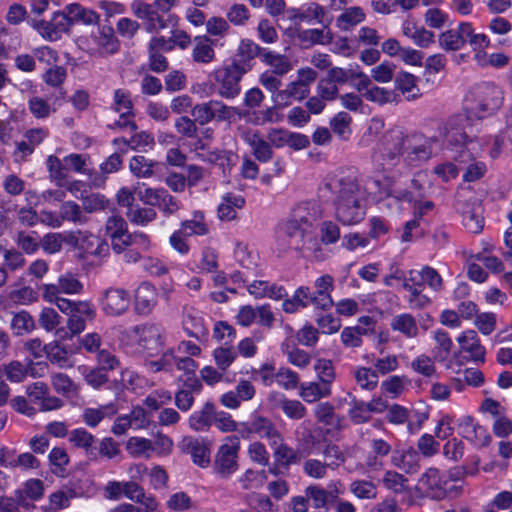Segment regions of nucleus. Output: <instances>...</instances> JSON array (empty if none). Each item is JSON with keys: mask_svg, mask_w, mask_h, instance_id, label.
Here are the masks:
<instances>
[{"mask_svg": "<svg viewBox=\"0 0 512 512\" xmlns=\"http://www.w3.org/2000/svg\"><path fill=\"white\" fill-rule=\"evenodd\" d=\"M438 137L425 136L420 132L406 133L393 128L383 136L382 159L388 166H396L403 160L408 166H418L434 155Z\"/></svg>", "mask_w": 512, "mask_h": 512, "instance_id": "1", "label": "nucleus"}, {"mask_svg": "<svg viewBox=\"0 0 512 512\" xmlns=\"http://www.w3.org/2000/svg\"><path fill=\"white\" fill-rule=\"evenodd\" d=\"M331 200L336 219L343 225H355L366 214L365 190L353 175L340 174L328 179L321 189Z\"/></svg>", "mask_w": 512, "mask_h": 512, "instance_id": "2", "label": "nucleus"}, {"mask_svg": "<svg viewBox=\"0 0 512 512\" xmlns=\"http://www.w3.org/2000/svg\"><path fill=\"white\" fill-rule=\"evenodd\" d=\"M503 103L501 88L491 82L476 84L467 98V111L479 119L497 111Z\"/></svg>", "mask_w": 512, "mask_h": 512, "instance_id": "3", "label": "nucleus"}, {"mask_svg": "<svg viewBox=\"0 0 512 512\" xmlns=\"http://www.w3.org/2000/svg\"><path fill=\"white\" fill-rule=\"evenodd\" d=\"M466 43L475 52L476 49L487 48L490 40L485 34L476 33L469 22H461L456 28L448 29L438 36V44L446 52H456Z\"/></svg>", "mask_w": 512, "mask_h": 512, "instance_id": "4", "label": "nucleus"}, {"mask_svg": "<svg viewBox=\"0 0 512 512\" xmlns=\"http://www.w3.org/2000/svg\"><path fill=\"white\" fill-rule=\"evenodd\" d=\"M472 114L463 113L450 117L443 125V135L450 145L459 146L460 149L471 147L470 142H475L472 125Z\"/></svg>", "mask_w": 512, "mask_h": 512, "instance_id": "5", "label": "nucleus"}, {"mask_svg": "<svg viewBox=\"0 0 512 512\" xmlns=\"http://www.w3.org/2000/svg\"><path fill=\"white\" fill-rule=\"evenodd\" d=\"M302 210V207H298L294 211L295 218L287 221L279 232L277 244L282 252L297 251L305 239L307 227L311 226L312 219L301 215Z\"/></svg>", "mask_w": 512, "mask_h": 512, "instance_id": "6", "label": "nucleus"}, {"mask_svg": "<svg viewBox=\"0 0 512 512\" xmlns=\"http://www.w3.org/2000/svg\"><path fill=\"white\" fill-rule=\"evenodd\" d=\"M238 114V108L228 106L223 101L216 99L197 103L191 110V116L196 118L200 126H205L213 121L231 123Z\"/></svg>", "mask_w": 512, "mask_h": 512, "instance_id": "7", "label": "nucleus"}, {"mask_svg": "<svg viewBox=\"0 0 512 512\" xmlns=\"http://www.w3.org/2000/svg\"><path fill=\"white\" fill-rule=\"evenodd\" d=\"M214 456L212 468L220 479H229L239 469L238 452L240 449L237 437H227Z\"/></svg>", "mask_w": 512, "mask_h": 512, "instance_id": "8", "label": "nucleus"}, {"mask_svg": "<svg viewBox=\"0 0 512 512\" xmlns=\"http://www.w3.org/2000/svg\"><path fill=\"white\" fill-rule=\"evenodd\" d=\"M470 144L471 147L459 149L454 157L460 171H464L463 180L466 182L479 180L487 170L485 163L477 160V156L482 151L481 145L478 142H470Z\"/></svg>", "mask_w": 512, "mask_h": 512, "instance_id": "9", "label": "nucleus"}, {"mask_svg": "<svg viewBox=\"0 0 512 512\" xmlns=\"http://www.w3.org/2000/svg\"><path fill=\"white\" fill-rule=\"evenodd\" d=\"M248 70L249 67L241 63H231L217 72L218 94L225 99L236 98L241 92L240 81Z\"/></svg>", "mask_w": 512, "mask_h": 512, "instance_id": "10", "label": "nucleus"}, {"mask_svg": "<svg viewBox=\"0 0 512 512\" xmlns=\"http://www.w3.org/2000/svg\"><path fill=\"white\" fill-rule=\"evenodd\" d=\"M33 27L43 38L49 41H57L63 33H67L70 30L72 25L65 9L63 12H55L50 21L35 20Z\"/></svg>", "mask_w": 512, "mask_h": 512, "instance_id": "11", "label": "nucleus"}, {"mask_svg": "<svg viewBox=\"0 0 512 512\" xmlns=\"http://www.w3.org/2000/svg\"><path fill=\"white\" fill-rule=\"evenodd\" d=\"M456 209L462 215L464 226L472 233H479L483 228L482 208L476 199H466L459 194L456 201Z\"/></svg>", "mask_w": 512, "mask_h": 512, "instance_id": "12", "label": "nucleus"}, {"mask_svg": "<svg viewBox=\"0 0 512 512\" xmlns=\"http://www.w3.org/2000/svg\"><path fill=\"white\" fill-rule=\"evenodd\" d=\"M130 305V295L123 288L110 287L103 292L101 307L108 316H120Z\"/></svg>", "mask_w": 512, "mask_h": 512, "instance_id": "13", "label": "nucleus"}, {"mask_svg": "<svg viewBox=\"0 0 512 512\" xmlns=\"http://www.w3.org/2000/svg\"><path fill=\"white\" fill-rule=\"evenodd\" d=\"M420 483L431 498L444 499L452 489L448 478L436 468H429L421 477Z\"/></svg>", "mask_w": 512, "mask_h": 512, "instance_id": "14", "label": "nucleus"}, {"mask_svg": "<svg viewBox=\"0 0 512 512\" xmlns=\"http://www.w3.org/2000/svg\"><path fill=\"white\" fill-rule=\"evenodd\" d=\"M40 290L42 297L53 298L56 294H80L83 284L74 274L67 272L58 278L57 283L43 284Z\"/></svg>", "mask_w": 512, "mask_h": 512, "instance_id": "15", "label": "nucleus"}, {"mask_svg": "<svg viewBox=\"0 0 512 512\" xmlns=\"http://www.w3.org/2000/svg\"><path fill=\"white\" fill-rule=\"evenodd\" d=\"M29 402L38 406L40 411H51L60 408L62 401L51 396L49 388L44 382H35L27 387Z\"/></svg>", "mask_w": 512, "mask_h": 512, "instance_id": "16", "label": "nucleus"}, {"mask_svg": "<svg viewBox=\"0 0 512 512\" xmlns=\"http://www.w3.org/2000/svg\"><path fill=\"white\" fill-rule=\"evenodd\" d=\"M315 291L310 292L309 303L321 310H329L334 306L331 292L334 288V279L330 275H323L314 282Z\"/></svg>", "mask_w": 512, "mask_h": 512, "instance_id": "17", "label": "nucleus"}, {"mask_svg": "<svg viewBox=\"0 0 512 512\" xmlns=\"http://www.w3.org/2000/svg\"><path fill=\"white\" fill-rule=\"evenodd\" d=\"M183 453L189 454L194 464L206 468L210 464V448L202 440L192 436H185L180 442Z\"/></svg>", "mask_w": 512, "mask_h": 512, "instance_id": "18", "label": "nucleus"}, {"mask_svg": "<svg viewBox=\"0 0 512 512\" xmlns=\"http://www.w3.org/2000/svg\"><path fill=\"white\" fill-rule=\"evenodd\" d=\"M91 41L94 45L93 49L101 56L115 54L120 49V42L111 26L100 27L91 35Z\"/></svg>", "mask_w": 512, "mask_h": 512, "instance_id": "19", "label": "nucleus"}, {"mask_svg": "<svg viewBox=\"0 0 512 512\" xmlns=\"http://www.w3.org/2000/svg\"><path fill=\"white\" fill-rule=\"evenodd\" d=\"M247 433L256 434L260 438L266 439L269 444H275V440L279 439L281 434L275 424L268 417L262 415H254L252 419L243 424Z\"/></svg>", "mask_w": 512, "mask_h": 512, "instance_id": "20", "label": "nucleus"}, {"mask_svg": "<svg viewBox=\"0 0 512 512\" xmlns=\"http://www.w3.org/2000/svg\"><path fill=\"white\" fill-rule=\"evenodd\" d=\"M114 253L121 254L128 247L136 246L144 250L150 247L149 237L142 232L123 233L109 238Z\"/></svg>", "mask_w": 512, "mask_h": 512, "instance_id": "21", "label": "nucleus"}, {"mask_svg": "<svg viewBox=\"0 0 512 512\" xmlns=\"http://www.w3.org/2000/svg\"><path fill=\"white\" fill-rule=\"evenodd\" d=\"M157 303V291L148 282L141 283L135 291V310L138 314L148 315Z\"/></svg>", "mask_w": 512, "mask_h": 512, "instance_id": "22", "label": "nucleus"}, {"mask_svg": "<svg viewBox=\"0 0 512 512\" xmlns=\"http://www.w3.org/2000/svg\"><path fill=\"white\" fill-rule=\"evenodd\" d=\"M134 332L139 337V343L148 351L157 350L162 346V328L156 324L136 326Z\"/></svg>", "mask_w": 512, "mask_h": 512, "instance_id": "23", "label": "nucleus"}, {"mask_svg": "<svg viewBox=\"0 0 512 512\" xmlns=\"http://www.w3.org/2000/svg\"><path fill=\"white\" fill-rule=\"evenodd\" d=\"M114 109L120 114L121 118L117 122V125L120 127H130L131 130L136 129V124L130 119V116L132 115V103L129 94L126 91L122 89L115 91Z\"/></svg>", "mask_w": 512, "mask_h": 512, "instance_id": "24", "label": "nucleus"}, {"mask_svg": "<svg viewBox=\"0 0 512 512\" xmlns=\"http://www.w3.org/2000/svg\"><path fill=\"white\" fill-rule=\"evenodd\" d=\"M458 342L463 351L470 354L473 361H484L485 348L480 344L477 333L474 330H467L458 337Z\"/></svg>", "mask_w": 512, "mask_h": 512, "instance_id": "25", "label": "nucleus"}, {"mask_svg": "<svg viewBox=\"0 0 512 512\" xmlns=\"http://www.w3.org/2000/svg\"><path fill=\"white\" fill-rule=\"evenodd\" d=\"M435 346L432 349L433 359L438 363L450 362L449 357L453 348V342L449 334L444 330L433 332Z\"/></svg>", "mask_w": 512, "mask_h": 512, "instance_id": "26", "label": "nucleus"}, {"mask_svg": "<svg viewBox=\"0 0 512 512\" xmlns=\"http://www.w3.org/2000/svg\"><path fill=\"white\" fill-rule=\"evenodd\" d=\"M332 394V388L319 381L301 383L299 385V396L306 403H316L322 398H327Z\"/></svg>", "mask_w": 512, "mask_h": 512, "instance_id": "27", "label": "nucleus"}, {"mask_svg": "<svg viewBox=\"0 0 512 512\" xmlns=\"http://www.w3.org/2000/svg\"><path fill=\"white\" fill-rule=\"evenodd\" d=\"M304 493L311 503V512H328L330 496H334V492H328L317 485H310L306 487Z\"/></svg>", "mask_w": 512, "mask_h": 512, "instance_id": "28", "label": "nucleus"}, {"mask_svg": "<svg viewBox=\"0 0 512 512\" xmlns=\"http://www.w3.org/2000/svg\"><path fill=\"white\" fill-rule=\"evenodd\" d=\"M192 59L196 63L208 64L215 58L213 41L208 36H197L194 38Z\"/></svg>", "mask_w": 512, "mask_h": 512, "instance_id": "29", "label": "nucleus"}, {"mask_svg": "<svg viewBox=\"0 0 512 512\" xmlns=\"http://www.w3.org/2000/svg\"><path fill=\"white\" fill-rule=\"evenodd\" d=\"M395 86L407 101H413L421 96L417 78L408 72H400L395 77Z\"/></svg>", "mask_w": 512, "mask_h": 512, "instance_id": "30", "label": "nucleus"}, {"mask_svg": "<svg viewBox=\"0 0 512 512\" xmlns=\"http://www.w3.org/2000/svg\"><path fill=\"white\" fill-rule=\"evenodd\" d=\"M159 163L143 155H136L129 162L131 173L137 178H151L156 174Z\"/></svg>", "mask_w": 512, "mask_h": 512, "instance_id": "31", "label": "nucleus"}, {"mask_svg": "<svg viewBox=\"0 0 512 512\" xmlns=\"http://www.w3.org/2000/svg\"><path fill=\"white\" fill-rule=\"evenodd\" d=\"M118 408L115 403L101 405L98 408H86L83 411V421L89 427H96L104 418L116 415Z\"/></svg>", "mask_w": 512, "mask_h": 512, "instance_id": "32", "label": "nucleus"}, {"mask_svg": "<svg viewBox=\"0 0 512 512\" xmlns=\"http://www.w3.org/2000/svg\"><path fill=\"white\" fill-rule=\"evenodd\" d=\"M215 406L211 402L205 403L203 408L193 413L189 418V425L195 431H207L213 424Z\"/></svg>", "mask_w": 512, "mask_h": 512, "instance_id": "33", "label": "nucleus"}, {"mask_svg": "<svg viewBox=\"0 0 512 512\" xmlns=\"http://www.w3.org/2000/svg\"><path fill=\"white\" fill-rule=\"evenodd\" d=\"M198 156L205 162L217 165L222 169L224 173L226 172V170H229L237 160V156L233 152L220 149H215L212 151H208L207 153L198 154Z\"/></svg>", "mask_w": 512, "mask_h": 512, "instance_id": "34", "label": "nucleus"}, {"mask_svg": "<svg viewBox=\"0 0 512 512\" xmlns=\"http://www.w3.org/2000/svg\"><path fill=\"white\" fill-rule=\"evenodd\" d=\"M69 15L71 25L74 22H82L86 25H95L100 21V16L94 10L85 8L80 4L73 3L65 7Z\"/></svg>", "mask_w": 512, "mask_h": 512, "instance_id": "35", "label": "nucleus"}, {"mask_svg": "<svg viewBox=\"0 0 512 512\" xmlns=\"http://www.w3.org/2000/svg\"><path fill=\"white\" fill-rule=\"evenodd\" d=\"M365 18L366 14L363 8L353 6L344 9V11L337 17L336 25L339 29L348 31L363 22Z\"/></svg>", "mask_w": 512, "mask_h": 512, "instance_id": "36", "label": "nucleus"}, {"mask_svg": "<svg viewBox=\"0 0 512 512\" xmlns=\"http://www.w3.org/2000/svg\"><path fill=\"white\" fill-rule=\"evenodd\" d=\"M269 139L273 143H277V145H280L281 142H285L289 147L295 150L305 149L309 146L307 136L298 133L286 134L281 130H273L269 134Z\"/></svg>", "mask_w": 512, "mask_h": 512, "instance_id": "37", "label": "nucleus"}, {"mask_svg": "<svg viewBox=\"0 0 512 512\" xmlns=\"http://www.w3.org/2000/svg\"><path fill=\"white\" fill-rule=\"evenodd\" d=\"M262 61L272 68L270 72H273L279 76H283L292 70V64L289 58L285 55L278 54L273 51L265 49Z\"/></svg>", "mask_w": 512, "mask_h": 512, "instance_id": "38", "label": "nucleus"}, {"mask_svg": "<svg viewBox=\"0 0 512 512\" xmlns=\"http://www.w3.org/2000/svg\"><path fill=\"white\" fill-rule=\"evenodd\" d=\"M179 230L186 237L193 235L203 236L209 233V226L205 221L203 213L196 212L193 219L181 222Z\"/></svg>", "mask_w": 512, "mask_h": 512, "instance_id": "39", "label": "nucleus"}, {"mask_svg": "<svg viewBox=\"0 0 512 512\" xmlns=\"http://www.w3.org/2000/svg\"><path fill=\"white\" fill-rule=\"evenodd\" d=\"M264 51V48H261L252 40L244 39L240 42L237 49V57L239 59L234 60L232 63H241L242 65L250 68L249 62L257 56L262 58Z\"/></svg>", "mask_w": 512, "mask_h": 512, "instance_id": "40", "label": "nucleus"}, {"mask_svg": "<svg viewBox=\"0 0 512 512\" xmlns=\"http://www.w3.org/2000/svg\"><path fill=\"white\" fill-rule=\"evenodd\" d=\"M365 99L379 105L389 103L397 104L401 101L399 93L395 90H390L376 85L365 93Z\"/></svg>", "mask_w": 512, "mask_h": 512, "instance_id": "41", "label": "nucleus"}, {"mask_svg": "<svg viewBox=\"0 0 512 512\" xmlns=\"http://www.w3.org/2000/svg\"><path fill=\"white\" fill-rule=\"evenodd\" d=\"M243 205L244 199L242 197L227 194L218 207V216L223 221L234 220L237 216L236 209L242 208Z\"/></svg>", "mask_w": 512, "mask_h": 512, "instance_id": "42", "label": "nucleus"}, {"mask_svg": "<svg viewBox=\"0 0 512 512\" xmlns=\"http://www.w3.org/2000/svg\"><path fill=\"white\" fill-rule=\"evenodd\" d=\"M391 328L400 332L407 338L416 337L418 334V326L415 318L408 313L395 316L391 321Z\"/></svg>", "mask_w": 512, "mask_h": 512, "instance_id": "43", "label": "nucleus"}, {"mask_svg": "<svg viewBox=\"0 0 512 512\" xmlns=\"http://www.w3.org/2000/svg\"><path fill=\"white\" fill-rule=\"evenodd\" d=\"M274 449V458L280 465L288 466L298 461L297 452L284 443L282 435L275 440V444H269Z\"/></svg>", "mask_w": 512, "mask_h": 512, "instance_id": "44", "label": "nucleus"}, {"mask_svg": "<svg viewBox=\"0 0 512 512\" xmlns=\"http://www.w3.org/2000/svg\"><path fill=\"white\" fill-rule=\"evenodd\" d=\"M310 289L308 287H299L290 299L284 300L282 308L286 313H295L300 308H306L309 305Z\"/></svg>", "mask_w": 512, "mask_h": 512, "instance_id": "45", "label": "nucleus"}, {"mask_svg": "<svg viewBox=\"0 0 512 512\" xmlns=\"http://www.w3.org/2000/svg\"><path fill=\"white\" fill-rule=\"evenodd\" d=\"M126 216L133 224L147 226L157 218V212L151 207L134 206L127 210Z\"/></svg>", "mask_w": 512, "mask_h": 512, "instance_id": "46", "label": "nucleus"}, {"mask_svg": "<svg viewBox=\"0 0 512 512\" xmlns=\"http://www.w3.org/2000/svg\"><path fill=\"white\" fill-rule=\"evenodd\" d=\"M299 246L297 251L300 252L304 258L317 260L322 258L321 245L310 231L306 230L305 239Z\"/></svg>", "mask_w": 512, "mask_h": 512, "instance_id": "47", "label": "nucleus"}, {"mask_svg": "<svg viewBox=\"0 0 512 512\" xmlns=\"http://www.w3.org/2000/svg\"><path fill=\"white\" fill-rule=\"evenodd\" d=\"M126 450L133 457L144 456L148 458L150 453L154 451L153 442L146 438L131 437L126 443Z\"/></svg>", "mask_w": 512, "mask_h": 512, "instance_id": "48", "label": "nucleus"}, {"mask_svg": "<svg viewBox=\"0 0 512 512\" xmlns=\"http://www.w3.org/2000/svg\"><path fill=\"white\" fill-rule=\"evenodd\" d=\"M282 351L287 356L288 362L300 369L306 368L311 363L310 354L302 349L283 343Z\"/></svg>", "mask_w": 512, "mask_h": 512, "instance_id": "49", "label": "nucleus"}, {"mask_svg": "<svg viewBox=\"0 0 512 512\" xmlns=\"http://www.w3.org/2000/svg\"><path fill=\"white\" fill-rule=\"evenodd\" d=\"M199 122L196 118L182 115L176 118L174 128L176 133L183 138H195L198 134Z\"/></svg>", "mask_w": 512, "mask_h": 512, "instance_id": "50", "label": "nucleus"}, {"mask_svg": "<svg viewBox=\"0 0 512 512\" xmlns=\"http://www.w3.org/2000/svg\"><path fill=\"white\" fill-rule=\"evenodd\" d=\"M35 327L32 316L26 311H20L11 319V329L15 335H24L31 332Z\"/></svg>", "mask_w": 512, "mask_h": 512, "instance_id": "51", "label": "nucleus"}, {"mask_svg": "<svg viewBox=\"0 0 512 512\" xmlns=\"http://www.w3.org/2000/svg\"><path fill=\"white\" fill-rule=\"evenodd\" d=\"M299 41L305 46L314 44H328L331 41L329 33L324 32L323 29H306L298 33Z\"/></svg>", "mask_w": 512, "mask_h": 512, "instance_id": "52", "label": "nucleus"}, {"mask_svg": "<svg viewBox=\"0 0 512 512\" xmlns=\"http://www.w3.org/2000/svg\"><path fill=\"white\" fill-rule=\"evenodd\" d=\"M433 356L429 357L425 354L417 356L411 362V368L414 372L423 375L424 377H432L436 374V367Z\"/></svg>", "mask_w": 512, "mask_h": 512, "instance_id": "53", "label": "nucleus"}, {"mask_svg": "<svg viewBox=\"0 0 512 512\" xmlns=\"http://www.w3.org/2000/svg\"><path fill=\"white\" fill-rule=\"evenodd\" d=\"M275 379L279 386L285 390H293L299 387V375L287 367H281L275 373Z\"/></svg>", "mask_w": 512, "mask_h": 512, "instance_id": "54", "label": "nucleus"}, {"mask_svg": "<svg viewBox=\"0 0 512 512\" xmlns=\"http://www.w3.org/2000/svg\"><path fill=\"white\" fill-rule=\"evenodd\" d=\"M486 48L476 49L474 59L480 66L491 65L493 67H502L508 63V57L502 53H495L488 56Z\"/></svg>", "mask_w": 512, "mask_h": 512, "instance_id": "55", "label": "nucleus"}, {"mask_svg": "<svg viewBox=\"0 0 512 512\" xmlns=\"http://www.w3.org/2000/svg\"><path fill=\"white\" fill-rule=\"evenodd\" d=\"M314 369L317 373L318 381L328 387H331L336 377L332 362L326 359H319L316 362Z\"/></svg>", "mask_w": 512, "mask_h": 512, "instance_id": "56", "label": "nucleus"}, {"mask_svg": "<svg viewBox=\"0 0 512 512\" xmlns=\"http://www.w3.org/2000/svg\"><path fill=\"white\" fill-rule=\"evenodd\" d=\"M59 213L62 222L64 220L74 223H83L86 221V218L83 217L81 207L73 201L62 203Z\"/></svg>", "mask_w": 512, "mask_h": 512, "instance_id": "57", "label": "nucleus"}, {"mask_svg": "<svg viewBox=\"0 0 512 512\" xmlns=\"http://www.w3.org/2000/svg\"><path fill=\"white\" fill-rule=\"evenodd\" d=\"M355 379L362 389L373 390L378 385V374L371 368H358L355 371Z\"/></svg>", "mask_w": 512, "mask_h": 512, "instance_id": "58", "label": "nucleus"}, {"mask_svg": "<svg viewBox=\"0 0 512 512\" xmlns=\"http://www.w3.org/2000/svg\"><path fill=\"white\" fill-rule=\"evenodd\" d=\"M366 332L367 330L362 327H346L341 332V341L348 348L360 347L362 345V335Z\"/></svg>", "mask_w": 512, "mask_h": 512, "instance_id": "59", "label": "nucleus"}, {"mask_svg": "<svg viewBox=\"0 0 512 512\" xmlns=\"http://www.w3.org/2000/svg\"><path fill=\"white\" fill-rule=\"evenodd\" d=\"M28 109L37 119L48 118L50 114L55 111L45 99L38 96L29 99Z\"/></svg>", "mask_w": 512, "mask_h": 512, "instance_id": "60", "label": "nucleus"}, {"mask_svg": "<svg viewBox=\"0 0 512 512\" xmlns=\"http://www.w3.org/2000/svg\"><path fill=\"white\" fill-rule=\"evenodd\" d=\"M426 175L422 173H418L414 176V178L411 180V188L414 190L407 191L403 194L402 199L412 202H417L418 199H421L425 196V183H426Z\"/></svg>", "mask_w": 512, "mask_h": 512, "instance_id": "61", "label": "nucleus"}, {"mask_svg": "<svg viewBox=\"0 0 512 512\" xmlns=\"http://www.w3.org/2000/svg\"><path fill=\"white\" fill-rule=\"evenodd\" d=\"M407 478L395 471H387L383 478V484L387 489L395 493H403L407 490Z\"/></svg>", "mask_w": 512, "mask_h": 512, "instance_id": "62", "label": "nucleus"}, {"mask_svg": "<svg viewBox=\"0 0 512 512\" xmlns=\"http://www.w3.org/2000/svg\"><path fill=\"white\" fill-rule=\"evenodd\" d=\"M213 356L218 369L226 371L236 359L237 353L232 347H219L214 350Z\"/></svg>", "mask_w": 512, "mask_h": 512, "instance_id": "63", "label": "nucleus"}, {"mask_svg": "<svg viewBox=\"0 0 512 512\" xmlns=\"http://www.w3.org/2000/svg\"><path fill=\"white\" fill-rule=\"evenodd\" d=\"M15 242L17 246L27 254L36 252L40 244L35 232L26 233L24 231L17 233Z\"/></svg>", "mask_w": 512, "mask_h": 512, "instance_id": "64", "label": "nucleus"}]
</instances>
